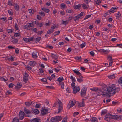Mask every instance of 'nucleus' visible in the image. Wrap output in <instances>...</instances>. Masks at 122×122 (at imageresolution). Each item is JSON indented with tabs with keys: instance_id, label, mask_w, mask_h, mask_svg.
Returning a JSON list of instances; mask_svg holds the SVG:
<instances>
[{
	"instance_id": "obj_3",
	"label": "nucleus",
	"mask_w": 122,
	"mask_h": 122,
	"mask_svg": "<svg viewBox=\"0 0 122 122\" xmlns=\"http://www.w3.org/2000/svg\"><path fill=\"white\" fill-rule=\"evenodd\" d=\"M112 55H107V60H109V65L108 67H109L112 66V63L113 62V59L112 58Z\"/></svg>"
},
{
	"instance_id": "obj_61",
	"label": "nucleus",
	"mask_w": 122,
	"mask_h": 122,
	"mask_svg": "<svg viewBox=\"0 0 122 122\" xmlns=\"http://www.w3.org/2000/svg\"><path fill=\"white\" fill-rule=\"evenodd\" d=\"M34 38V37L33 36L32 37H31L30 38L28 39V42H29L30 41H32L33 40V39Z\"/></svg>"
},
{
	"instance_id": "obj_17",
	"label": "nucleus",
	"mask_w": 122,
	"mask_h": 122,
	"mask_svg": "<svg viewBox=\"0 0 122 122\" xmlns=\"http://www.w3.org/2000/svg\"><path fill=\"white\" fill-rule=\"evenodd\" d=\"M99 51L101 52H103L105 54H106L109 53L110 51L109 50H107L104 49H101L99 50Z\"/></svg>"
},
{
	"instance_id": "obj_46",
	"label": "nucleus",
	"mask_w": 122,
	"mask_h": 122,
	"mask_svg": "<svg viewBox=\"0 0 122 122\" xmlns=\"http://www.w3.org/2000/svg\"><path fill=\"white\" fill-rule=\"evenodd\" d=\"M28 12L31 14H33L34 10L32 9H29L28 10Z\"/></svg>"
},
{
	"instance_id": "obj_31",
	"label": "nucleus",
	"mask_w": 122,
	"mask_h": 122,
	"mask_svg": "<svg viewBox=\"0 0 122 122\" xmlns=\"http://www.w3.org/2000/svg\"><path fill=\"white\" fill-rule=\"evenodd\" d=\"M41 9L43 11L46 13H48L50 11V10L48 9L43 8Z\"/></svg>"
},
{
	"instance_id": "obj_22",
	"label": "nucleus",
	"mask_w": 122,
	"mask_h": 122,
	"mask_svg": "<svg viewBox=\"0 0 122 122\" xmlns=\"http://www.w3.org/2000/svg\"><path fill=\"white\" fill-rule=\"evenodd\" d=\"M22 85L21 83H18L16 86H15V88L16 89H18L21 87Z\"/></svg>"
},
{
	"instance_id": "obj_60",
	"label": "nucleus",
	"mask_w": 122,
	"mask_h": 122,
	"mask_svg": "<svg viewBox=\"0 0 122 122\" xmlns=\"http://www.w3.org/2000/svg\"><path fill=\"white\" fill-rule=\"evenodd\" d=\"M31 66H30V65L29 66V65L26 67V68L28 70H31L32 69V68L31 67H30Z\"/></svg>"
},
{
	"instance_id": "obj_49",
	"label": "nucleus",
	"mask_w": 122,
	"mask_h": 122,
	"mask_svg": "<svg viewBox=\"0 0 122 122\" xmlns=\"http://www.w3.org/2000/svg\"><path fill=\"white\" fill-rule=\"evenodd\" d=\"M50 24V22H49L48 23H45V24L44 23V25L45 26H48Z\"/></svg>"
},
{
	"instance_id": "obj_63",
	"label": "nucleus",
	"mask_w": 122,
	"mask_h": 122,
	"mask_svg": "<svg viewBox=\"0 0 122 122\" xmlns=\"http://www.w3.org/2000/svg\"><path fill=\"white\" fill-rule=\"evenodd\" d=\"M41 80L43 82H46L47 81V79L46 78H43Z\"/></svg>"
},
{
	"instance_id": "obj_54",
	"label": "nucleus",
	"mask_w": 122,
	"mask_h": 122,
	"mask_svg": "<svg viewBox=\"0 0 122 122\" xmlns=\"http://www.w3.org/2000/svg\"><path fill=\"white\" fill-rule=\"evenodd\" d=\"M118 82L119 83L122 84V77H120L118 80Z\"/></svg>"
},
{
	"instance_id": "obj_30",
	"label": "nucleus",
	"mask_w": 122,
	"mask_h": 122,
	"mask_svg": "<svg viewBox=\"0 0 122 122\" xmlns=\"http://www.w3.org/2000/svg\"><path fill=\"white\" fill-rule=\"evenodd\" d=\"M84 14H85L84 13V12H82L79 14H78L77 16L79 18H82V17L83 16Z\"/></svg>"
},
{
	"instance_id": "obj_35",
	"label": "nucleus",
	"mask_w": 122,
	"mask_h": 122,
	"mask_svg": "<svg viewBox=\"0 0 122 122\" xmlns=\"http://www.w3.org/2000/svg\"><path fill=\"white\" fill-rule=\"evenodd\" d=\"M32 56L33 58H36L37 56V52H34L32 53Z\"/></svg>"
},
{
	"instance_id": "obj_51",
	"label": "nucleus",
	"mask_w": 122,
	"mask_h": 122,
	"mask_svg": "<svg viewBox=\"0 0 122 122\" xmlns=\"http://www.w3.org/2000/svg\"><path fill=\"white\" fill-rule=\"evenodd\" d=\"M9 49H13L15 48L14 47L12 46H8L7 47Z\"/></svg>"
},
{
	"instance_id": "obj_44",
	"label": "nucleus",
	"mask_w": 122,
	"mask_h": 122,
	"mask_svg": "<svg viewBox=\"0 0 122 122\" xmlns=\"http://www.w3.org/2000/svg\"><path fill=\"white\" fill-rule=\"evenodd\" d=\"M54 31V30H53L51 28L50 29L47 31V34H50L52 33V32Z\"/></svg>"
},
{
	"instance_id": "obj_15",
	"label": "nucleus",
	"mask_w": 122,
	"mask_h": 122,
	"mask_svg": "<svg viewBox=\"0 0 122 122\" xmlns=\"http://www.w3.org/2000/svg\"><path fill=\"white\" fill-rule=\"evenodd\" d=\"M48 112V110L46 109H43L41 111V113L43 115H44L47 113Z\"/></svg>"
},
{
	"instance_id": "obj_2",
	"label": "nucleus",
	"mask_w": 122,
	"mask_h": 122,
	"mask_svg": "<svg viewBox=\"0 0 122 122\" xmlns=\"http://www.w3.org/2000/svg\"><path fill=\"white\" fill-rule=\"evenodd\" d=\"M62 119V117L57 116L51 117L50 121L52 122H58L61 121Z\"/></svg>"
},
{
	"instance_id": "obj_43",
	"label": "nucleus",
	"mask_w": 122,
	"mask_h": 122,
	"mask_svg": "<svg viewBox=\"0 0 122 122\" xmlns=\"http://www.w3.org/2000/svg\"><path fill=\"white\" fill-rule=\"evenodd\" d=\"M31 30H32L33 31L36 33H37V29L36 28H33L31 29Z\"/></svg>"
},
{
	"instance_id": "obj_14",
	"label": "nucleus",
	"mask_w": 122,
	"mask_h": 122,
	"mask_svg": "<svg viewBox=\"0 0 122 122\" xmlns=\"http://www.w3.org/2000/svg\"><path fill=\"white\" fill-rule=\"evenodd\" d=\"M83 77L81 75L79 76V78L77 79L78 82L79 83H81L83 82Z\"/></svg>"
},
{
	"instance_id": "obj_8",
	"label": "nucleus",
	"mask_w": 122,
	"mask_h": 122,
	"mask_svg": "<svg viewBox=\"0 0 122 122\" xmlns=\"http://www.w3.org/2000/svg\"><path fill=\"white\" fill-rule=\"evenodd\" d=\"M105 120L109 122L111 120V119L112 117V115L109 113L107 114L105 116Z\"/></svg>"
},
{
	"instance_id": "obj_5",
	"label": "nucleus",
	"mask_w": 122,
	"mask_h": 122,
	"mask_svg": "<svg viewBox=\"0 0 122 122\" xmlns=\"http://www.w3.org/2000/svg\"><path fill=\"white\" fill-rule=\"evenodd\" d=\"M58 105L59 107L58 113H59L63 109V107L62 105V102L59 101L58 102Z\"/></svg>"
},
{
	"instance_id": "obj_52",
	"label": "nucleus",
	"mask_w": 122,
	"mask_h": 122,
	"mask_svg": "<svg viewBox=\"0 0 122 122\" xmlns=\"http://www.w3.org/2000/svg\"><path fill=\"white\" fill-rule=\"evenodd\" d=\"M62 24L64 25H66L69 23L68 22V20H67L66 21L62 20Z\"/></svg>"
},
{
	"instance_id": "obj_41",
	"label": "nucleus",
	"mask_w": 122,
	"mask_h": 122,
	"mask_svg": "<svg viewBox=\"0 0 122 122\" xmlns=\"http://www.w3.org/2000/svg\"><path fill=\"white\" fill-rule=\"evenodd\" d=\"M70 79L72 80V82H75L76 81V80L75 78L73 77L72 76H71Z\"/></svg>"
},
{
	"instance_id": "obj_47",
	"label": "nucleus",
	"mask_w": 122,
	"mask_h": 122,
	"mask_svg": "<svg viewBox=\"0 0 122 122\" xmlns=\"http://www.w3.org/2000/svg\"><path fill=\"white\" fill-rule=\"evenodd\" d=\"M15 86V85H14V84L12 83H11L9 84L8 87L10 88H11L13 87V86Z\"/></svg>"
},
{
	"instance_id": "obj_13",
	"label": "nucleus",
	"mask_w": 122,
	"mask_h": 122,
	"mask_svg": "<svg viewBox=\"0 0 122 122\" xmlns=\"http://www.w3.org/2000/svg\"><path fill=\"white\" fill-rule=\"evenodd\" d=\"M25 75L23 77V81L24 82L26 83L28 80L29 75L26 72L25 73Z\"/></svg>"
},
{
	"instance_id": "obj_57",
	"label": "nucleus",
	"mask_w": 122,
	"mask_h": 122,
	"mask_svg": "<svg viewBox=\"0 0 122 122\" xmlns=\"http://www.w3.org/2000/svg\"><path fill=\"white\" fill-rule=\"evenodd\" d=\"M44 25V22H42L40 23H39V24L38 25V26L41 27L43 26Z\"/></svg>"
},
{
	"instance_id": "obj_64",
	"label": "nucleus",
	"mask_w": 122,
	"mask_h": 122,
	"mask_svg": "<svg viewBox=\"0 0 122 122\" xmlns=\"http://www.w3.org/2000/svg\"><path fill=\"white\" fill-rule=\"evenodd\" d=\"M74 20L75 21H76L77 20L79 19V18L77 16L74 17H73Z\"/></svg>"
},
{
	"instance_id": "obj_37",
	"label": "nucleus",
	"mask_w": 122,
	"mask_h": 122,
	"mask_svg": "<svg viewBox=\"0 0 122 122\" xmlns=\"http://www.w3.org/2000/svg\"><path fill=\"white\" fill-rule=\"evenodd\" d=\"M107 113V110L106 109H104V110H102L101 113V115H103L106 114Z\"/></svg>"
},
{
	"instance_id": "obj_28",
	"label": "nucleus",
	"mask_w": 122,
	"mask_h": 122,
	"mask_svg": "<svg viewBox=\"0 0 122 122\" xmlns=\"http://www.w3.org/2000/svg\"><path fill=\"white\" fill-rule=\"evenodd\" d=\"M32 103V102H27L25 103V104L27 106H30Z\"/></svg>"
},
{
	"instance_id": "obj_40",
	"label": "nucleus",
	"mask_w": 122,
	"mask_h": 122,
	"mask_svg": "<svg viewBox=\"0 0 122 122\" xmlns=\"http://www.w3.org/2000/svg\"><path fill=\"white\" fill-rule=\"evenodd\" d=\"M31 122H39V120L36 118H35L32 119Z\"/></svg>"
},
{
	"instance_id": "obj_6",
	"label": "nucleus",
	"mask_w": 122,
	"mask_h": 122,
	"mask_svg": "<svg viewBox=\"0 0 122 122\" xmlns=\"http://www.w3.org/2000/svg\"><path fill=\"white\" fill-rule=\"evenodd\" d=\"M24 112L21 111H20L19 113V119L20 120L23 119L24 118Z\"/></svg>"
},
{
	"instance_id": "obj_10",
	"label": "nucleus",
	"mask_w": 122,
	"mask_h": 122,
	"mask_svg": "<svg viewBox=\"0 0 122 122\" xmlns=\"http://www.w3.org/2000/svg\"><path fill=\"white\" fill-rule=\"evenodd\" d=\"M75 104V102L72 101H70L69 104L67 105V107L68 108L70 109L73 107Z\"/></svg>"
},
{
	"instance_id": "obj_27",
	"label": "nucleus",
	"mask_w": 122,
	"mask_h": 122,
	"mask_svg": "<svg viewBox=\"0 0 122 122\" xmlns=\"http://www.w3.org/2000/svg\"><path fill=\"white\" fill-rule=\"evenodd\" d=\"M51 57L55 59H57L58 58L57 55V54H54L53 53H51Z\"/></svg>"
},
{
	"instance_id": "obj_32",
	"label": "nucleus",
	"mask_w": 122,
	"mask_h": 122,
	"mask_svg": "<svg viewBox=\"0 0 122 122\" xmlns=\"http://www.w3.org/2000/svg\"><path fill=\"white\" fill-rule=\"evenodd\" d=\"M73 71L77 75H81V74L78 71H77L76 69H75L73 70Z\"/></svg>"
},
{
	"instance_id": "obj_26",
	"label": "nucleus",
	"mask_w": 122,
	"mask_h": 122,
	"mask_svg": "<svg viewBox=\"0 0 122 122\" xmlns=\"http://www.w3.org/2000/svg\"><path fill=\"white\" fill-rule=\"evenodd\" d=\"M99 88L97 87H93L92 88H90V90L95 92L97 93V91L98 90V89Z\"/></svg>"
},
{
	"instance_id": "obj_50",
	"label": "nucleus",
	"mask_w": 122,
	"mask_h": 122,
	"mask_svg": "<svg viewBox=\"0 0 122 122\" xmlns=\"http://www.w3.org/2000/svg\"><path fill=\"white\" fill-rule=\"evenodd\" d=\"M67 117H64L63 118L61 122H67Z\"/></svg>"
},
{
	"instance_id": "obj_45",
	"label": "nucleus",
	"mask_w": 122,
	"mask_h": 122,
	"mask_svg": "<svg viewBox=\"0 0 122 122\" xmlns=\"http://www.w3.org/2000/svg\"><path fill=\"white\" fill-rule=\"evenodd\" d=\"M12 122H19V119L16 117L14 118L13 119Z\"/></svg>"
},
{
	"instance_id": "obj_16",
	"label": "nucleus",
	"mask_w": 122,
	"mask_h": 122,
	"mask_svg": "<svg viewBox=\"0 0 122 122\" xmlns=\"http://www.w3.org/2000/svg\"><path fill=\"white\" fill-rule=\"evenodd\" d=\"M118 8L117 6H116V7H112L110 10V12L112 13H114V12H115L118 9Z\"/></svg>"
},
{
	"instance_id": "obj_29",
	"label": "nucleus",
	"mask_w": 122,
	"mask_h": 122,
	"mask_svg": "<svg viewBox=\"0 0 122 122\" xmlns=\"http://www.w3.org/2000/svg\"><path fill=\"white\" fill-rule=\"evenodd\" d=\"M64 80V79L63 77H60L59 78L57 79V81L59 83L61 82Z\"/></svg>"
},
{
	"instance_id": "obj_4",
	"label": "nucleus",
	"mask_w": 122,
	"mask_h": 122,
	"mask_svg": "<svg viewBox=\"0 0 122 122\" xmlns=\"http://www.w3.org/2000/svg\"><path fill=\"white\" fill-rule=\"evenodd\" d=\"M112 117L111 119H116L118 120L122 119V115L119 116L115 115H112Z\"/></svg>"
},
{
	"instance_id": "obj_12",
	"label": "nucleus",
	"mask_w": 122,
	"mask_h": 122,
	"mask_svg": "<svg viewBox=\"0 0 122 122\" xmlns=\"http://www.w3.org/2000/svg\"><path fill=\"white\" fill-rule=\"evenodd\" d=\"M24 111L25 113L27 114H31L33 113L31 110L26 108L25 107H24Z\"/></svg>"
},
{
	"instance_id": "obj_58",
	"label": "nucleus",
	"mask_w": 122,
	"mask_h": 122,
	"mask_svg": "<svg viewBox=\"0 0 122 122\" xmlns=\"http://www.w3.org/2000/svg\"><path fill=\"white\" fill-rule=\"evenodd\" d=\"M61 6L63 8H65L66 7L65 6V4L64 3H62L61 5Z\"/></svg>"
},
{
	"instance_id": "obj_48",
	"label": "nucleus",
	"mask_w": 122,
	"mask_h": 122,
	"mask_svg": "<svg viewBox=\"0 0 122 122\" xmlns=\"http://www.w3.org/2000/svg\"><path fill=\"white\" fill-rule=\"evenodd\" d=\"M91 15H86L84 18V20L86 19L91 17Z\"/></svg>"
},
{
	"instance_id": "obj_34",
	"label": "nucleus",
	"mask_w": 122,
	"mask_h": 122,
	"mask_svg": "<svg viewBox=\"0 0 122 122\" xmlns=\"http://www.w3.org/2000/svg\"><path fill=\"white\" fill-rule=\"evenodd\" d=\"M14 36L16 37L19 36V38H20L21 37V36L19 33H15Z\"/></svg>"
},
{
	"instance_id": "obj_38",
	"label": "nucleus",
	"mask_w": 122,
	"mask_h": 122,
	"mask_svg": "<svg viewBox=\"0 0 122 122\" xmlns=\"http://www.w3.org/2000/svg\"><path fill=\"white\" fill-rule=\"evenodd\" d=\"M73 13V11L72 10H69L68 9L66 11V13Z\"/></svg>"
},
{
	"instance_id": "obj_7",
	"label": "nucleus",
	"mask_w": 122,
	"mask_h": 122,
	"mask_svg": "<svg viewBox=\"0 0 122 122\" xmlns=\"http://www.w3.org/2000/svg\"><path fill=\"white\" fill-rule=\"evenodd\" d=\"M103 92L104 91H102L101 88H99L98 90L96 93L99 96H100L102 94V96H103V97H105L106 96V95H103V94H104Z\"/></svg>"
},
{
	"instance_id": "obj_55",
	"label": "nucleus",
	"mask_w": 122,
	"mask_h": 122,
	"mask_svg": "<svg viewBox=\"0 0 122 122\" xmlns=\"http://www.w3.org/2000/svg\"><path fill=\"white\" fill-rule=\"evenodd\" d=\"M57 28L56 26L55 25H52L51 29L53 30L54 29Z\"/></svg>"
},
{
	"instance_id": "obj_20",
	"label": "nucleus",
	"mask_w": 122,
	"mask_h": 122,
	"mask_svg": "<svg viewBox=\"0 0 122 122\" xmlns=\"http://www.w3.org/2000/svg\"><path fill=\"white\" fill-rule=\"evenodd\" d=\"M14 5L15 10L16 11H18L19 10V6L17 4V3H15L14 4Z\"/></svg>"
},
{
	"instance_id": "obj_33",
	"label": "nucleus",
	"mask_w": 122,
	"mask_h": 122,
	"mask_svg": "<svg viewBox=\"0 0 122 122\" xmlns=\"http://www.w3.org/2000/svg\"><path fill=\"white\" fill-rule=\"evenodd\" d=\"M81 7V5L80 4H79L77 5H74V8L76 9H79Z\"/></svg>"
},
{
	"instance_id": "obj_62",
	"label": "nucleus",
	"mask_w": 122,
	"mask_h": 122,
	"mask_svg": "<svg viewBox=\"0 0 122 122\" xmlns=\"http://www.w3.org/2000/svg\"><path fill=\"white\" fill-rule=\"evenodd\" d=\"M12 42L13 43H17L18 42V40L17 39H14Z\"/></svg>"
},
{
	"instance_id": "obj_23",
	"label": "nucleus",
	"mask_w": 122,
	"mask_h": 122,
	"mask_svg": "<svg viewBox=\"0 0 122 122\" xmlns=\"http://www.w3.org/2000/svg\"><path fill=\"white\" fill-rule=\"evenodd\" d=\"M84 99H82L81 102L80 103H79L78 106L80 107H84L85 106L84 104V102L83 101Z\"/></svg>"
},
{
	"instance_id": "obj_24",
	"label": "nucleus",
	"mask_w": 122,
	"mask_h": 122,
	"mask_svg": "<svg viewBox=\"0 0 122 122\" xmlns=\"http://www.w3.org/2000/svg\"><path fill=\"white\" fill-rule=\"evenodd\" d=\"M35 64V62L33 61H32L30 62L28 65L30 66H34Z\"/></svg>"
},
{
	"instance_id": "obj_59",
	"label": "nucleus",
	"mask_w": 122,
	"mask_h": 122,
	"mask_svg": "<svg viewBox=\"0 0 122 122\" xmlns=\"http://www.w3.org/2000/svg\"><path fill=\"white\" fill-rule=\"evenodd\" d=\"M121 16V14L120 12H119L117 14V15L116 17L117 19H119Z\"/></svg>"
},
{
	"instance_id": "obj_42",
	"label": "nucleus",
	"mask_w": 122,
	"mask_h": 122,
	"mask_svg": "<svg viewBox=\"0 0 122 122\" xmlns=\"http://www.w3.org/2000/svg\"><path fill=\"white\" fill-rule=\"evenodd\" d=\"M108 78L111 79H112L115 78V75L114 74H113L112 75H110L109 76H108Z\"/></svg>"
},
{
	"instance_id": "obj_9",
	"label": "nucleus",
	"mask_w": 122,
	"mask_h": 122,
	"mask_svg": "<svg viewBox=\"0 0 122 122\" xmlns=\"http://www.w3.org/2000/svg\"><path fill=\"white\" fill-rule=\"evenodd\" d=\"M80 90L79 87L78 86H76L74 87L73 91L74 94H75L78 92Z\"/></svg>"
},
{
	"instance_id": "obj_19",
	"label": "nucleus",
	"mask_w": 122,
	"mask_h": 122,
	"mask_svg": "<svg viewBox=\"0 0 122 122\" xmlns=\"http://www.w3.org/2000/svg\"><path fill=\"white\" fill-rule=\"evenodd\" d=\"M120 90V88L117 87L115 89L113 88V94H114L116 92H118Z\"/></svg>"
},
{
	"instance_id": "obj_39",
	"label": "nucleus",
	"mask_w": 122,
	"mask_h": 122,
	"mask_svg": "<svg viewBox=\"0 0 122 122\" xmlns=\"http://www.w3.org/2000/svg\"><path fill=\"white\" fill-rule=\"evenodd\" d=\"M74 58L76 60L81 61V56H76Z\"/></svg>"
},
{
	"instance_id": "obj_25",
	"label": "nucleus",
	"mask_w": 122,
	"mask_h": 122,
	"mask_svg": "<svg viewBox=\"0 0 122 122\" xmlns=\"http://www.w3.org/2000/svg\"><path fill=\"white\" fill-rule=\"evenodd\" d=\"M32 111L33 112H34L36 114H38L39 113V111L38 110L36 109H32Z\"/></svg>"
},
{
	"instance_id": "obj_53",
	"label": "nucleus",
	"mask_w": 122,
	"mask_h": 122,
	"mask_svg": "<svg viewBox=\"0 0 122 122\" xmlns=\"http://www.w3.org/2000/svg\"><path fill=\"white\" fill-rule=\"evenodd\" d=\"M39 14L42 16H44L45 15V13L42 11L39 12Z\"/></svg>"
},
{
	"instance_id": "obj_21",
	"label": "nucleus",
	"mask_w": 122,
	"mask_h": 122,
	"mask_svg": "<svg viewBox=\"0 0 122 122\" xmlns=\"http://www.w3.org/2000/svg\"><path fill=\"white\" fill-rule=\"evenodd\" d=\"M83 8L84 9H86L88 8L89 6L87 5L86 4L84 3L81 4Z\"/></svg>"
},
{
	"instance_id": "obj_1",
	"label": "nucleus",
	"mask_w": 122,
	"mask_h": 122,
	"mask_svg": "<svg viewBox=\"0 0 122 122\" xmlns=\"http://www.w3.org/2000/svg\"><path fill=\"white\" fill-rule=\"evenodd\" d=\"M115 85L113 84L111 85L110 86L107 88L106 90H104L103 95H106V96H107L108 97H110L111 95H113V88H115Z\"/></svg>"
},
{
	"instance_id": "obj_36",
	"label": "nucleus",
	"mask_w": 122,
	"mask_h": 122,
	"mask_svg": "<svg viewBox=\"0 0 122 122\" xmlns=\"http://www.w3.org/2000/svg\"><path fill=\"white\" fill-rule=\"evenodd\" d=\"M41 38V37H37V38H36V39H34V38L33 39V40L34 41H35V42H36V41L38 42L40 40Z\"/></svg>"
},
{
	"instance_id": "obj_56",
	"label": "nucleus",
	"mask_w": 122,
	"mask_h": 122,
	"mask_svg": "<svg viewBox=\"0 0 122 122\" xmlns=\"http://www.w3.org/2000/svg\"><path fill=\"white\" fill-rule=\"evenodd\" d=\"M86 45V43H82L80 45L81 47L83 48L85 47V45Z\"/></svg>"
},
{
	"instance_id": "obj_18",
	"label": "nucleus",
	"mask_w": 122,
	"mask_h": 122,
	"mask_svg": "<svg viewBox=\"0 0 122 122\" xmlns=\"http://www.w3.org/2000/svg\"><path fill=\"white\" fill-rule=\"evenodd\" d=\"M90 120L91 122H98L97 119L95 117L91 118Z\"/></svg>"
},
{
	"instance_id": "obj_11",
	"label": "nucleus",
	"mask_w": 122,
	"mask_h": 122,
	"mask_svg": "<svg viewBox=\"0 0 122 122\" xmlns=\"http://www.w3.org/2000/svg\"><path fill=\"white\" fill-rule=\"evenodd\" d=\"M86 90L85 87H83L81 90V97H84L85 96L86 93Z\"/></svg>"
}]
</instances>
